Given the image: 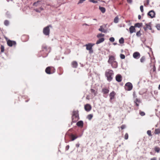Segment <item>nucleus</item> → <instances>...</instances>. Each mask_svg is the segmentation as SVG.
<instances>
[{
	"mask_svg": "<svg viewBox=\"0 0 160 160\" xmlns=\"http://www.w3.org/2000/svg\"><path fill=\"white\" fill-rule=\"evenodd\" d=\"M105 75L107 78V80L108 82H110L113 79L114 72L111 69H107L105 72Z\"/></svg>",
	"mask_w": 160,
	"mask_h": 160,
	"instance_id": "obj_1",
	"label": "nucleus"
},
{
	"mask_svg": "<svg viewBox=\"0 0 160 160\" xmlns=\"http://www.w3.org/2000/svg\"><path fill=\"white\" fill-rule=\"evenodd\" d=\"M50 51V48H48L47 46L45 45H43L42 46V50L41 52H43L46 55V56H48V53Z\"/></svg>",
	"mask_w": 160,
	"mask_h": 160,
	"instance_id": "obj_2",
	"label": "nucleus"
},
{
	"mask_svg": "<svg viewBox=\"0 0 160 160\" xmlns=\"http://www.w3.org/2000/svg\"><path fill=\"white\" fill-rule=\"evenodd\" d=\"M52 27V25H49L43 29V33L46 36H49L50 32V27Z\"/></svg>",
	"mask_w": 160,
	"mask_h": 160,
	"instance_id": "obj_3",
	"label": "nucleus"
},
{
	"mask_svg": "<svg viewBox=\"0 0 160 160\" xmlns=\"http://www.w3.org/2000/svg\"><path fill=\"white\" fill-rule=\"evenodd\" d=\"M55 69L52 67H48L45 69L46 72L48 74H51L54 73Z\"/></svg>",
	"mask_w": 160,
	"mask_h": 160,
	"instance_id": "obj_4",
	"label": "nucleus"
},
{
	"mask_svg": "<svg viewBox=\"0 0 160 160\" xmlns=\"http://www.w3.org/2000/svg\"><path fill=\"white\" fill-rule=\"evenodd\" d=\"M94 45V44L89 43L88 44H86L85 45L86 47V49L89 51V53H92L93 52L92 47Z\"/></svg>",
	"mask_w": 160,
	"mask_h": 160,
	"instance_id": "obj_5",
	"label": "nucleus"
},
{
	"mask_svg": "<svg viewBox=\"0 0 160 160\" xmlns=\"http://www.w3.org/2000/svg\"><path fill=\"white\" fill-rule=\"evenodd\" d=\"M72 120L73 121L78 120L79 119L78 111H73L72 116Z\"/></svg>",
	"mask_w": 160,
	"mask_h": 160,
	"instance_id": "obj_6",
	"label": "nucleus"
},
{
	"mask_svg": "<svg viewBox=\"0 0 160 160\" xmlns=\"http://www.w3.org/2000/svg\"><path fill=\"white\" fill-rule=\"evenodd\" d=\"M124 88L126 90L130 91L132 88V84L130 82H128L125 84Z\"/></svg>",
	"mask_w": 160,
	"mask_h": 160,
	"instance_id": "obj_7",
	"label": "nucleus"
},
{
	"mask_svg": "<svg viewBox=\"0 0 160 160\" xmlns=\"http://www.w3.org/2000/svg\"><path fill=\"white\" fill-rule=\"evenodd\" d=\"M148 16H150L151 18H153L155 17V12L152 10L148 13Z\"/></svg>",
	"mask_w": 160,
	"mask_h": 160,
	"instance_id": "obj_8",
	"label": "nucleus"
},
{
	"mask_svg": "<svg viewBox=\"0 0 160 160\" xmlns=\"http://www.w3.org/2000/svg\"><path fill=\"white\" fill-rule=\"evenodd\" d=\"M115 61V57L112 56H110L109 57V58L108 61V62L111 64L114 62Z\"/></svg>",
	"mask_w": 160,
	"mask_h": 160,
	"instance_id": "obj_9",
	"label": "nucleus"
},
{
	"mask_svg": "<svg viewBox=\"0 0 160 160\" xmlns=\"http://www.w3.org/2000/svg\"><path fill=\"white\" fill-rule=\"evenodd\" d=\"M133 57L136 59H138L140 57V54L138 52H135L133 54Z\"/></svg>",
	"mask_w": 160,
	"mask_h": 160,
	"instance_id": "obj_10",
	"label": "nucleus"
},
{
	"mask_svg": "<svg viewBox=\"0 0 160 160\" xmlns=\"http://www.w3.org/2000/svg\"><path fill=\"white\" fill-rule=\"evenodd\" d=\"M7 42L8 45L10 47H12L13 45H14L16 44V42L13 41L8 40L7 41Z\"/></svg>",
	"mask_w": 160,
	"mask_h": 160,
	"instance_id": "obj_11",
	"label": "nucleus"
},
{
	"mask_svg": "<svg viewBox=\"0 0 160 160\" xmlns=\"http://www.w3.org/2000/svg\"><path fill=\"white\" fill-rule=\"evenodd\" d=\"M115 93L114 91H112L109 94V96L110 97V102H111V101L112 99H113L114 98Z\"/></svg>",
	"mask_w": 160,
	"mask_h": 160,
	"instance_id": "obj_12",
	"label": "nucleus"
},
{
	"mask_svg": "<svg viewBox=\"0 0 160 160\" xmlns=\"http://www.w3.org/2000/svg\"><path fill=\"white\" fill-rule=\"evenodd\" d=\"M84 108L86 111L87 112H89L90 111L91 109V106L89 104H86L84 106Z\"/></svg>",
	"mask_w": 160,
	"mask_h": 160,
	"instance_id": "obj_13",
	"label": "nucleus"
},
{
	"mask_svg": "<svg viewBox=\"0 0 160 160\" xmlns=\"http://www.w3.org/2000/svg\"><path fill=\"white\" fill-rule=\"evenodd\" d=\"M116 80L118 82H121L122 80V77L121 75L120 74L117 75L116 76Z\"/></svg>",
	"mask_w": 160,
	"mask_h": 160,
	"instance_id": "obj_14",
	"label": "nucleus"
},
{
	"mask_svg": "<svg viewBox=\"0 0 160 160\" xmlns=\"http://www.w3.org/2000/svg\"><path fill=\"white\" fill-rule=\"evenodd\" d=\"M21 39L23 42H26L28 39V36L26 35H23L22 36Z\"/></svg>",
	"mask_w": 160,
	"mask_h": 160,
	"instance_id": "obj_15",
	"label": "nucleus"
},
{
	"mask_svg": "<svg viewBox=\"0 0 160 160\" xmlns=\"http://www.w3.org/2000/svg\"><path fill=\"white\" fill-rule=\"evenodd\" d=\"M129 32L131 34L133 33L134 32H136V29L135 28V27L133 26H132L129 28Z\"/></svg>",
	"mask_w": 160,
	"mask_h": 160,
	"instance_id": "obj_16",
	"label": "nucleus"
},
{
	"mask_svg": "<svg viewBox=\"0 0 160 160\" xmlns=\"http://www.w3.org/2000/svg\"><path fill=\"white\" fill-rule=\"evenodd\" d=\"M109 91V90L106 88H103L102 89V92L103 94H108Z\"/></svg>",
	"mask_w": 160,
	"mask_h": 160,
	"instance_id": "obj_17",
	"label": "nucleus"
},
{
	"mask_svg": "<svg viewBox=\"0 0 160 160\" xmlns=\"http://www.w3.org/2000/svg\"><path fill=\"white\" fill-rule=\"evenodd\" d=\"M111 65L113 68H117L118 66V63L116 61L114 62L113 63L111 64Z\"/></svg>",
	"mask_w": 160,
	"mask_h": 160,
	"instance_id": "obj_18",
	"label": "nucleus"
},
{
	"mask_svg": "<svg viewBox=\"0 0 160 160\" xmlns=\"http://www.w3.org/2000/svg\"><path fill=\"white\" fill-rule=\"evenodd\" d=\"M105 39L104 38H99L97 40L96 42V44H98L101 43L103 42L104 41Z\"/></svg>",
	"mask_w": 160,
	"mask_h": 160,
	"instance_id": "obj_19",
	"label": "nucleus"
},
{
	"mask_svg": "<svg viewBox=\"0 0 160 160\" xmlns=\"http://www.w3.org/2000/svg\"><path fill=\"white\" fill-rule=\"evenodd\" d=\"M134 103H135L136 105L138 107L139 106V103L141 102V100L137 98H136V99L134 101Z\"/></svg>",
	"mask_w": 160,
	"mask_h": 160,
	"instance_id": "obj_20",
	"label": "nucleus"
},
{
	"mask_svg": "<svg viewBox=\"0 0 160 160\" xmlns=\"http://www.w3.org/2000/svg\"><path fill=\"white\" fill-rule=\"evenodd\" d=\"M98 30L99 31L104 33L107 32V30L104 29L103 27L102 26H101L100 27V28H99Z\"/></svg>",
	"mask_w": 160,
	"mask_h": 160,
	"instance_id": "obj_21",
	"label": "nucleus"
},
{
	"mask_svg": "<svg viewBox=\"0 0 160 160\" xmlns=\"http://www.w3.org/2000/svg\"><path fill=\"white\" fill-rule=\"evenodd\" d=\"M78 63L75 61H73L72 63V66L73 68H76L78 67Z\"/></svg>",
	"mask_w": 160,
	"mask_h": 160,
	"instance_id": "obj_22",
	"label": "nucleus"
},
{
	"mask_svg": "<svg viewBox=\"0 0 160 160\" xmlns=\"http://www.w3.org/2000/svg\"><path fill=\"white\" fill-rule=\"evenodd\" d=\"M83 124V123L82 121H78L77 123V125L79 127L82 126Z\"/></svg>",
	"mask_w": 160,
	"mask_h": 160,
	"instance_id": "obj_23",
	"label": "nucleus"
},
{
	"mask_svg": "<svg viewBox=\"0 0 160 160\" xmlns=\"http://www.w3.org/2000/svg\"><path fill=\"white\" fill-rule=\"evenodd\" d=\"M145 25L146 27H148V28L149 30L152 29L151 28V22H149L148 23H146Z\"/></svg>",
	"mask_w": 160,
	"mask_h": 160,
	"instance_id": "obj_24",
	"label": "nucleus"
},
{
	"mask_svg": "<svg viewBox=\"0 0 160 160\" xmlns=\"http://www.w3.org/2000/svg\"><path fill=\"white\" fill-rule=\"evenodd\" d=\"M142 23H137L135 24L134 27L139 28L142 26Z\"/></svg>",
	"mask_w": 160,
	"mask_h": 160,
	"instance_id": "obj_25",
	"label": "nucleus"
},
{
	"mask_svg": "<svg viewBox=\"0 0 160 160\" xmlns=\"http://www.w3.org/2000/svg\"><path fill=\"white\" fill-rule=\"evenodd\" d=\"M99 9L102 13H105L106 11V9L104 7L99 6Z\"/></svg>",
	"mask_w": 160,
	"mask_h": 160,
	"instance_id": "obj_26",
	"label": "nucleus"
},
{
	"mask_svg": "<svg viewBox=\"0 0 160 160\" xmlns=\"http://www.w3.org/2000/svg\"><path fill=\"white\" fill-rule=\"evenodd\" d=\"M41 1H38L37 2H35L33 3V6L38 7L39 6Z\"/></svg>",
	"mask_w": 160,
	"mask_h": 160,
	"instance_id": "obj_27",
	"label": "nucleus"
},
{
	"mask_svg": "<svg viewBox=\"0 0 160 160\" xmlns=\"http://www.w3.org/2000/svg\"><path fill=\"white\" fill-rule=\"evenodd\" d=\"M71 137L72 138L71 141H74L78 137V136H75L73 134H71Z\"/></svg>",
	"mask_w": 160,
	"mask_h": 160,
	"instance_id": "obj_28",
	"label": "nucleus"
},
{
	"mask_svg": "<svg viewBox=\"0 0 160 160\" xmlns=\"http://www.w3.org/2000/svg\"><path fill=\"white\" fill-rule=\"evenodd\" d=\"M154 133L156 134H158L160 133V129L156 128L155 129Z\"/></svg>",
	"mask_w": 160,
	"mask_h": 160,
	"instance_id": "obj_29",
	"label": "nucleus"
},
{
	"mask_svg": "<svg viewBox=\"0 0 160 160\" xmlns=\"http://www.w3.org/2000/svg\"><path fill=\"white\" fill-rule=\"evenodd\" d=\"M146 60L145 57L143 56L140 59V62L142 63L144 62Z\"/></svg>",
	"mask_w": 160,
	"mask_h": 160,
	"instance_id": "obj_30",
	"label": "nucleus"
},
{
	"mask_svg": "<svg viewBox=\"0 0 160 160\" xmlns=\"http://www.w3.org/2000/svg\"><path fill=\"white\" fill-rule=\"evenodd\" d=\"M155 151L158 153H159L160 152V148L159 147H155L154 148Z\"/></svg>",
	"mask_w": 160,
	"mask_h": 160,
	"instance_id": "obj_31",
	"label": "nucleus"
},
{
	"mask_svg": "<svg viewBox=\"0 0 160 160\" xmlns=\"http://www.w3.org/2000/svg\"><path fill=\"white\" fill-rule=\"evenodd\" d=\"M119 18L118 16L115 17L114 19V22L115 23H118V22Z\"/></svg>",
	"mask_w": 160,
	"mask_h": 160,
	"instance_id": "obj_32",
	"label": "nucleus"
},
{
	"mask_svg": "<svg viewBox=\"0 0 160 160\" xmlns=\"http://www.w3.org/2000/svg\"><path fill=\"white\" fill-rule=\"evenodd\" d=\"M119 43L120 44H123L124 42V39L123 38H121L119 40Z\"/></svg>",
	"mask_w": 160,
	"mask_h": 160,
	"instance_id": "obj_33",
	"label": "nucleus"
},
{
	"mask_svg": "<svg viewBox=\"0 0 160 160\" xmlns=\"http://www.w3.org/2000/svg\"><path fill=\"white\" fill-rule=\"evenodd\" d=\"M90 91L92 93L94 94L95 96L97 94V92L95 91V90L93 89H90Z\"/></svg>",
	"mask_w": 160,
	"mask_h": 160,
	"instance_id": "obj_34",
	"label": "nucleus"
},
{
	"mask_svg": "<svg viewBox=\"0 0 160 160\" xmlns=\"http://www.w3.org/2000/svg\"><path fill=\"white\" fill-rule=\"evenodd\" d=\"M93 117V115L92 114H90L88 115L87 118L89 120H91Z\"/></svg>",
	"mask_w": 160,
	"mask_h": 160,
	"instance_id": "obj_35",
	"label": "nucleus"
},
{
	"mask_svg": "<svg viewBox=\"0 0 160 160\" xmlns=\"http://www.w3.org/2000/svg\"><path fill=\"white\" fill-rule=\"evenodd\" d=\"M104 36V34L102 33H99L97 35V37L98 38H100L102 37H103Z\"/></svg>",
	"mask_w": 160,
	"mask_h": 160,
	"instance_id": "obj_36",
	"label": "nucleus"
},
{
	"mask_svg": "<svg viewBox=\"0 0 160 160\" xmlns=\"http://www.w3.org/2000/svg\"><path fill=\"white\" fill-rule=\"evenodd\" d=\"M4 24L5 26H8L9 24V22L8 20H5L4 22Z\"/></svg>",
	"mask_w": 160,
	"mask_h": 160,
	"instance_id": "obj_37",
	"label": "nucleus"
},
{
	"mask_svg": "<svg viewBox=\"0 0 160 160\" xmlns=\"http://www.w3.org/2000/svg\"><path fill=\"white\" fill-rule=\"evenodd\" d=\"M141 35V34L140 32V31H138V32H137L136 33V35L137 37H140Z\"/></svg>",
	"mask_w": 160,
	"mask_h": 160,
	"instance_id": "obj_38",
	"label": "nucleus"
},
{
	"mask_svg": "<svg viewBox=\"0 0 160 160\" xmlns=\"http://www.w3.org/2000/svg\"><path fill=\"white\" fill-rule=\"evenodd\" d=\"M120 56L121 58L122 59H124L125 58V56L124 54H121Z\"/></svg>",
	"mask_w": 160,
	"mask_h": 160,
	"instance_id": "obj_39",
	"label": "nucleus"
},
{
	"mask_svg": "<svg viewBox=\"0 0 160 160\" xmlns=\"http://www.w3.org/2000/svg\"><path fill=\"white\" fill-rule=\"evenodd\" d=\"M147 133L149 136H151L152 135L151 134V131L150 130H148L147 131Z\"/></svg>",
	"mask_w": 160,
	"mask_h": 160,
	"instance_id": "obj_40",
	"label": "nucleus"
},
{
	"mask_svg": "<svg viewBox=\"0 0 160 160\" xmlns=\"http://www.w3.org/2000/svg\"><path fill=\"white\" fill-rule=\"evenodd\" d=\"M128 133H126L124 135V139L126 140L128 139Z\"/></svg>",
	"mask_w": 160,
	"mask_h": 160,
	"instance_id": "obj_41",
	"label": "nucleus"
},
{
	"mask_svg": "<svg viewBox=\"0 0 160 160\" xmlns=\"http://www.w3.org/2000/svg\"><path fill=\"white\" fill-rule=\"evenodd\" d=\"M4 50V47L3 46H2L1 47V52H3Z\"/></svg>",
	"mask_w": 160,
	"mask_h": 160,
	"instance_id": "obj_42",
	"label": "nucleus"
},
{
	"mask_svg": "<svg viewBox=\"0 0 160 160\" xmlns=\"http://www.w3.org/2000/svg\"><path fill=\"white\" fill-rule=\"evenodd\" d=\"M156 28L158 30H160V24H158L156 25Z\"/></svg>",
	"mask_w": 160,
	"mask_h": 160,
	"instance_id": "obj_43",
	"label": "nucleus"
},
{
	"mask_svg": "<svg viewBox=\"0 0 160 160\" xmlns=\"http://www.w3.org/2000/svg\"><path fill=\"white\" fill-rule=\"evenodd\" d=\"M140 114L141 116H144L145 115V113L143 112L140 111Z\"/></svg>",
	"mask_w": 160,
	"mask_h": 160,
	"instance_id": "obj_44",
	"label": "nucleus"
},
{
	"mask_svg": "<svg viewBox=\"0 0 160 160\" xmlns=\"http://www.w3.org/2000/svg\"><path fill=\"white\" fill-rule=\"evenodd\" d=\"M114 40V38L113 37H111L109 38V40L111 42H113Z\"/></svg>",
	"mask_w": 160,
	"mask_h": 160,
	"instance_id": "obj_45",
	"label": "nucleus"
},
{
	"mask_svg": "<svg viewBox=\"0 0 160 160\" xmlns=\"http://www.w3.org/2000/svg\"><path fill=\"white\" fill-rule=\"evenodd\" d=\"M140 9L142 12H143V6L142 5H141L140 6Z\"/></svg>",
	"mask_w": 160,
	"mask_h": 160,
	"instance_id": "obj_46",
	"label": "nucleus"
},
{
	"mask_svg": "<svg viewBox=\"0 0 160 160\" xmlns=\"http://www.w3.org/2000/svg\"><path fill=\"white\" fill-rule=\"evenodd\" d=\"M126 128V126L125 125H122L121 126V128L122 129H123L125 128Z\"/></svg>",
	"mask_w": 160,
	"mask_h": 160,
	"instance_id": "obj_47",
	"label": "nucleus"
},
{
	"mask_svg": "<svg viewBox=\"0 0 160 160\" xmlns=\"http://www.w3.org/2000/svg\"><path fill=\"white\" fill-rule=\"evenodd\" d=\"M34 10H35L36 12H40L41 11L39 10V9L36 8L35 9H34Z\"/></svg>",
	"mask_w": 160,
	"mask_h": 160,
	"instance_id": "obj_48",
	"label": "nucleus"
},
{
	"mask_svg": "<svg viewBox=\"0 0 160 160\" xmlns=\"http://www.w3.org/2000/svg\"><path fill=\"white\" fill-rule=\"evenodd\" d=\"M90 2L94 3H96L97 2V1L94 0H90Z\"/></svg>",
	"mask_w": 160,
	"mask_h": 160,
	"instance_id": "obj_49",
	"label": "nucleus"
},
{
	"mask_svg": "<svg viewBox=\"0 0 160 160\" xmlns=\"http://www.w3.org/2000/svg\"><path fill=\"white\" fill-rule=\"evenodd\" d=\"M86 0H80L78 2V4L79 3H81L83 2Z\"/></svg>",
	"mask_w": 160,
	"mask_h": 160,
	"instance_id": "obj_50",
	"label": "nucleus"
},
{
	"mask_svg": "<svg viewBox=\"0 0 160 160\" xmlns=\"http://www.w3.org/2000/svg\"><path fill=\"white\" fill-rule=\"evenodd\" d=\"M69 145H67L66 147V148H65V150H66L67 151V150H68L69 149Z\"/></svg>",
	"mask_w": 160,
	"mask_h": 160,
	"instance_id": "obj_51",
	"label": "nucleus"
},
{
	"mask_svg": "<svg viewBox=\"0 0 160 160\" xmlns=\"http://www.w3.org/2000/svg\"><path fill=\"white\" fill-rule=\"evenodd\" d=\"M133 98H137V96L136 95L135 93L134 92H133Z\"/></svg>",
	"mask_w": 160,
	"mask_h": 160,
	"instance_id": "obj_52",
	"label": "nucleus"
},
{
	"mask_svg": "<svg viewBox=\"0 0 160 160\" xmlns=\"http://www.w3.org/2000/svg\"><path fill=\"white\" fill-rule=\"evenodd\" d=\"M157 158L156 157H154L151 158L150 160H157Z\"/></svg>",
	"mask_w": 160,
	"mask_h": 160,
	"instance_id": "obj_53",
	"label": "nucleus"
},
{
	"mask_svg": "<svg viewBox=\"0 0 160 160\" xmlns=\"http://www.w3.org/2000/svg\"><path fill=\"white\" fill-rule=\"evenodd\" d=\"M154 93L156 95H157L158 93V92L157 90H155L154 91Z\"/></svg>",
	"mask_w": 160,
	"mask_h": 160,
	"instance_id": "obj_54",
	"label": "nucleus"
},
{
	"mask_svg": "<svg viewBox=\"0 0 160 160\" xmlns=\"http://www.w3.org/2000/svg\"><path fill=\"white\" fill-rule=\"evenodd\" d=\"M128 2L130 3H131L132 2V0H127Z\"/></svg>",
	"mask_w": 160,
	"mask_h": 160,
	"instance_id": "obj_55",
	"label": "nucleus"
},
{
	"mask_svg": "<svg viewBox=\"0 0 160 160\" xmlns=\"http://www.w3.org/2000/svg\"><path fill=\"white\" fill-rule=\"evenodd\" d=\"M156 70V68L155 67V66H154L153 68V72L155 71Z\"/></svg>",
	"mask_w": 160,
	"mask_h": 160,
	"instance_id": "obj_56",
	"label": "nucleus"
},
{
	"mask_svg": "<svg viewBox=\"0 0 160 160\" xmlns=\"http://www.w3.org/2000/svg\"><path fill=\"white\" fill-rule=\"evenodd\" d=\"M143 28H144V30L145 31H147L148 30V27H144Z\"/></svg>",
	"mask_w": 160,
	"mask_h": 160,
	"instance_id": "obj_57",
	"label": "nucleus"
},
{
	"mask_svg": "<svg viewBox=\"0 0 160 160\" xmlns=\"http://www.w3.org/2000/svg\"><path fill=\"white\" fill-rule=\"evenodd\" d=\"M39 9L40 11H41L43 10V8L41 7L39 8Z\"/></svg>",
	"mask_w": 160,
	"mask_h": 160,
	"instance_id": "obj_58",
	"label": "nucleus"
},
{
	"mask_svg": "<svg viewBox=\"0 0 160 160\" xmlns=\"http://www.w3.org/2000/svg\"><path fill=\"white\" fill-rule=\"evenodd\" d=\"M80 144L79 143H77L76 144V146L77 148H78L79 147Z\"/></svg>",
	"mask_w": 160,
	"mask_h": 160,
	"instance_id": "obj_59",
	"label": "nucleus"
},
{
	"mask_svg": "<svg viewBox=\"0 0 160 160\" xmlns=\"http://www.w3.org/2000/svg\"><path fill=\"white\" fill-rule=\"evenodd\" d=\"M138 19H140L141 18V16L140 15H139L138 16Z\"/></svg>",
	"mask_w": 160,
	"mask_h": 160,
	"instance_id": "obj_60",
	"label": "nucleus"
},
{
	"mask_svg": "<svg viewBox=\"0 0 160 160\" xmlns=\"http://www.w3.org/2000/svg\"><path fill=\"white\" fill-rule=\"evenodd\" d=\"M147 4L148 5L149 3V0H147Z\"/></svg>",
	"mask_w": 160,
	"mask_h": 160,
	"instance_id": "obj_61",
	"label": "nucleus"
},
{
	"mask_svg": "<svg viewBox=\"0 0 160 160\" xmlns=\"http://www.w3.org/2000/svg\"><path fill=\"white\" fill-rule=\"evenodd\" d=\"M158 89L159 90H160V84L159 85V86H158Z\"/></svg>",
	"mask_w": 160,
	"mask_h": 160,
	"instance_id": "obj_62",
	"label": "nucleus"
},
{
	"mask_svg": "<svg viewBox=\"0 0 160 160\" xmlns=\"http://www.w3.org/2000/svg\"><path fill=\"white\" fill-rule=\"evenodd\" d=\"M113 45H116L117 44V43H115V42H114L113 43Z\"/></svg>",
	"mask_w": 160,
	"mask_h": 160,
	"instance_id": "obj_63",
	"label": "nucleus"
},
{
	"mask_svg": "<svg viewBox=\"0 0 160 160\" xmlns=\"http://www.w3.org/2000/svg\"><path fill=\"white\" fill-rule=\"evenodd\" d=\"M93 20H94L97 21V19H95V18L93 19Z\"/></svg>",
	"mask_w": 160,
	"mask_h": 160,
	"instance_id": "obj_64",
	"label": "nucleus"
}]
</instances>
